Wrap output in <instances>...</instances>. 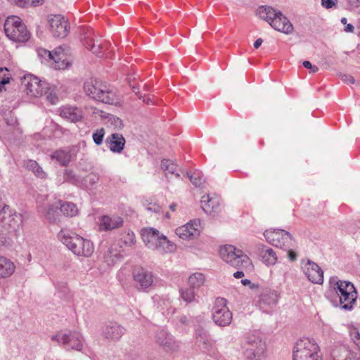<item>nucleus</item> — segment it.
<instances>
[{
	"label": "nucleus",
	"mask_w": 360,
	"mask_h": 360,
	"mask_svg": "<svg viewBox=\"0 0 360 360\" xmlns=\"http://www.w3.org/2000/svg\"><path fill=\"white\" fill-rule=\"evenodd\" d=\"M325 295L333 305L345 310H352L356 304L357 291L354 285L349 281L339 280L338 277L330 279Z\"/></svg>",
	"instance_id": "nucleus-1"
},
{
	"label": "nucleus",
	"mask_w": 360,
	"mask_h": 360,
	"mask_svg": "<svg viewBox=\"0 0 360 360\" xmlns=\"http://www.w3.org/2000/svg\"><path fill=\"white\" fill-rule=\"evenodd\" d=\"M83 89L85 94L94 101L115 105L120 103L116 92L102 81L88 79L84 83Z\"/></svg>",
	"instance_id": "nucleus-2"
},
{
	"label": "nucleus",
	"mask_w": 360,
	"mask_h": 360,
	"mask_svg": "<svg viewBox=\"0 0 360 360\" xmlns=\"http://www.w3.org/2000/svg\"><path fill=\"white\" fill-rule=\"evenodd\" d=\"M58 237L77 257H89L94 252L93 243L77 234L61 230L58 233Z\"/></svg>",
	"instance_id": "nucleus-3"
},
{
	"label": "nucleus",
	"mask_w": 360,
	"mask_h": 360,
	"mask_svg": "<svg viewBox=\"0 0 360 360\" xmlns=\"http://www.w3.org/2000/svg\"><path fill=\"white\" fill-rule=\"evenodd\" d=\"M257 15L278 32L285 34H292L293 32L292 24L279 10L269 6H261L257 10Z\"/></svg>",
	"instance_id": "nucleus-4"
},
{
	"label": "nucleus",
	"mask_w": 360,
	"mask_h": 360,
	"mask_svg": "<svg viewBox=\"0 0 360 360\" xmlns=\"http://www.w3.org/2000/svg\"><path fill=\"white\" fill-rule=\"evenodd\" d=\"M292 360H321L319 345L313 339L298 340L293 347Z\"/></svg>",
	"instance_id": "nucleus-5"
},
{
	"label": "nucleus",
	"mask_w": 360,
	"mask_h": 360,
	"mask_svg": "<svg viewBox=\"0 0 360 360\" xmlns=\"http://www.w3.org/2000/svg\"><path fill=\"white\" fill-rule=\"evenodd\" d=\"M6 37L15 42H25L30 38V32L22 20L15 15L9 16L4 22Z\"/></svg>",
	"instance_id": "nucleus-6"
},
{
	"label": "nucleus",
	"mask_w": 360,
	"mask_h": 360,
	"mask_svg": "<svg viewBox=\"0 0 360 360\" xmlns=\"http://www.w3.org/2000/svg\"><path fill=\"white\" fill-rule=\"evenodd\" d=\"M243 347L244 354L250 360L260 359L266 351L265 342L258 331H252L247 335Z\"/></svg>",
	"instance_id": "nucleus-7"
},
{
	"label": "nucleus",
	"mask_w": 360,
	"mask_h": 360,
	"mask_svg": "<svg viewBox=\"0 0 360 360\" xmlns=\"http://www.w3.org/2000/svg\"><path fill=\"white\" fill-rule=\"evenodd\" d=\"M219 255L225 262L236 269H243L251 264L250 258L242 250L231 245L221 247Z\"/></svg>",
	"instance_id": "nucleus-8"
},
{
	"label": "nucleus",
	"mask_w": 360,
	"mask_h": 360,
	"mask_svg": "<svg viewBox=\"0 0 360 360\" xmlns=\"http://www.w3.org/2000/svg\"><path fill=\"white\" fill-rule=\"evenodd\" d=\"M264 236L269 243L281 249H287L293 246L291 234L283 229L266 230Z\"/></svg>",
	"instance_id": "nucleus-9"
},
{
	"label": "nucleus",
	"mask_w": 360,
	"mask_h": 360,
	"mask_svg": "<svg viewBox=\"0 0 360 360\" xmlns=\"http://www.w3.org/2000/svg\"><path fill=\"white\" fill-rule=\"evenodd\" d=\"M213 321L219 326H229L232 321V313L226 306V300L224 298L216 299L212 308Z\"/></svg>",
	"instance_id": "nucleus-10"
},
{
	"label": "nucleus",
	"mask_w": 360,
	"mask_h": 360,
	"mask_svg": "<svg viewBox=\"0 0 360 360\" xmlns=\"http://www.w3.org/2000/svg\"><path fill=\"white\" fill-rule=\"evenodd\" d=\"M132 276L134 285L139 291L148 292L153 285L154 275L153 272L143 267L134 269Z\"/></svg>",
	"instance_id": "nucleus-11"
},
{
	"label": "nucleus",
	"mask_w": 360,
	"mask_h": 360,
	"mask_svg": "<svg viewBox=\"0 0 360 360\" xmlns=\"http://www.w3.org/2000/svg\"><path fill=\"white\" fill-rule=\"evenodd\" d=\"M22 84L25 87L28 96L37 98L42 96L44 92L49 89V83L40 80L33 75H27L22 79Z\"/></svg>",
	"instance_id": "nucleus-12"
},
{
	"label": "nucleus",
	"mask_w": 360,
	"mask_h": 360,
	"mask_svg": "<svg viewBox=\"0 0 360 360\" xmlns=\"http://www.w3.org/2000/svg\"><path fill=\"white\" fill-rule=\"evenodd\" d=\"M52 339L77 351L82 350L83 347V338L78 332L58 333L53 336Z\"/></svg>",
	"instance_id": "nucleus-13"
},
{
	"label": "nucleus",
	"mask_w": 360,
	"mask_h": 360,
	"mask_svg": "<svg viewBox=\"0 0 360 360\" xmlns=\"http://www.w3.org/2000/svg\"><path fill=\"white\" fill-rule=\"evenodd\" d=\"M49 23L53 37L65 38L68 35L69 24L63 16L60 15L51 16L49 19Z\"/></svg>",
	"instance_id": "nucleus-14"
},
{
	"label": "nucleus",
	"mask_w": 360,
	"mask_h": 360,
	"mask_svg": "<svg viewBox=\"0 0 360 360\" xmlns=\"http://www.w3.org/2000/svg\"><path fill=\"white\" fill-rule=\"evenodd\" d=\"M200 203L207 214L215 216L221 212V198L216 194L203 195Z\"/></svg>",
	"instance_id": "nucleus-15"
},
{
	"label": "nucleus",
	"mask_w": 360,
	"mask_h": 360,
	"mask_svg": "<svg viewBox=\"0 0 360 360\" xmlns=\"http://www.w3.org/2000/svg\"><path fill=\"white\" fill-rule=\"evenodd\" d=\"M64 49L62 46L56 48L53 52H51L46 49H40L39 55L44 58H49L55 63L56 69H65L68 66V63H65V54L63 53Z\"/></svg>",
	"instance_id": "nucleus-16"
},
{
	"label": "nucleus",
	"mask_w": 360,
	"mask_h": 360,
	"mask_svg": "<svg viewBox=\"0 0 360 360\" xmlns=\"http://www.w3.org/2000/svg\"><path fill=\"white\" fill-rule=\"evenodd\" d=\"M4 216L5 218H4L3 220L0 219V223L2 224V226L9 231H18L22 225V215L15 212L11 213V211L9 209L8 214Z\"/></svg>",
	"instance_id": "nucleus-17"
},
{
	"label": "nucleus",
	"mask_w": 360,
	"mask_h": 360,
	"mask_svg": "<svg viewBox=\"0 0 360 360\" xmlns=\"http://www.w3.org/2000/svg\"><path fill=\"white\" fill-rule=\"evenodd\" d=\"M304 274L313 283L321 284L323 282V271L316 263L308 260L304 266Z\"/></svg>",
	"instance_id": "nucleus-18"
},
{
	"label": "nucleus",
	"mask_w": 360,
	"mask_h": 360,
	"mask_svg": "<svg viewBox=\"0 0 360 360\" xmlns=\"http://www.w3.org/2000/svg\"><path fill=\"white\" fill-rule=\"evenodd\" d=\"M141 234L145 245L152 250L157 248V243L162 236V233L154 228L143 229Z\"/></svg>",
	"instance_id": "nucleus-19"
},
{
	"label": "nucleus",
	"mask_w": 360,
	"mask_h": 360,
	"mask_svg": "<svg viewBox=\"0 0 360 360\" xmlns=\"http://www.w3.org/2000/svg\"><path fill=\"white\" fill-rule=\"evenodd\" d=\"M106 147L113 153H121L125 146L126 140L122 134L113 133L105 141Z\"/></svg>",
	"instance_id": "nucleus-20"
},
{
	"label": "nucleus",
	"mask_w": 360,
	"mask_h": 360,
	"mask_svg": "<svg viewBox=\"0 0 360 360\" xmlns=\"http://www.w3.org/2000/svg\"><path fill=\"white\" fill-rule=\"evenodd\" d=\"M195 338L198 346L204 352L212 355L214 353V345L207 332L202 328L195 330Z\"/></svg>",
	"instance_id": "nucleus-21"
},
{
	"label": "nucleus",
	"mask_w": 360,
	"mask_h": 360,
	"mask_svg": "<svg viewBox=\"0 0 360 360\" xmlns=\"http://www.w3.org/2000/svg\"><path fill=\"white\" fill-rule=\"evenodd\" d=\"M125 332L126 329L115 322L109 323L103 329L104 338L112 341H118Z\"/></svg>",
	"instance_id": "nucleus-22"
},
{
	"label": "nucleus",
	"mask_w": 360,
	"mask_h": 360,
	"mask_svg": "<svg viewBox=\"0 0 360 360\" xmlns=\"http://www.w3.org/2000/svg\"><path fill=\"white\" fill-rule=\"evenodd\" d=\"M93 36L94 31L92 29H84L81 36V40L83 41L84 45L93 53L99 55L102 53L103 46L101 44L95 43V39Z\"/></svg>",
	"instance_id": "nucleus-23"
},
{
	"label": "nucleus",
	"mask_w": 360,
	"mask_h": 360,
	"mask_svg": "<svg viewBox=\"0 0 360 360\" xmlns=\"http://www.w3.org/2000/svg\"><path fill=\"white\" fill-rule=\"evenodd\" d=\"M175 233L183 240H192L199 236L200 231L198 224L196 222H191L178 227Z\"/></svg>",
	"instance_id": "nucleus-24"
},
{
	"label": "nucleus",
	"mask_w": 360,
	"mask_h": 360,
	"mask_svg": "<svg viewBox=\"0 0 360 360\" xmlns=\"http://www.w3.org/2000/svg\"><path fill=\"white\" fill-rule=\"evenodd\" d=\"M155 342L160 346L168 349L173 350L177 347L176 341L172 335L164 329H160L156 331L155 335Z\"/></svg>",
	"instance_id": "nucleus-25"
},
{
	"label": "nucleus",
	"mask_w": 360,
	"mask_h": 360,
	"mask_svg": "<svg viewBox=\"0 0 360 360\" xmlns=\"http://www.w3.org/2000/svg\"><path fill=\"white\" fill-rule=\"evenodd\" d=\"M58 210H60L58 201L53 204H49L46 206H38V212L44 216L45 218L51 223H55L58 221Z\"/></svg>",
	"instance_id": "nucleus-26"
},
{
	"label": "nucleus",
	"mask_w": 360,
	"mask_h": 360,
	"mask_svg": "<svg viewBox=\"0 0 360 360\" xmlns=\"http://www.w3.org/2000/svg\"><path fill=\"white\" fill-rule=\"evenodd\" d=\"M123 224V219L117 215H105L102 217L100 227L105 231H111L121 227Z\"/></svg>",
	"instance_id": "nucleus-27"
},
{
	"label": "nucleus",
	"mask_w": 360,
	"mask_h": 360,
	"mask_svg": "<svg viewBox=\"0 0 360 360\" xmlns=\"http://www.w3.org/2000/svg\"><path fill=\"white\" fill-rule=\"evenodd\" d=\"M122 258V247L116 244L111 245L104 255L105 262L108 266H113Z\"/></svg>",
	"instance_id": "nucleus-28"
},
{
	"label": "nucleus",
	"mask_w": 360,
	"mask_h": 360,
	"mask_svg": "<svg viewBox=\"0 0 360 360\" xmlns=\"http://www.w3.org/2000/svg\"><path fill=\"white\" fill-rule=\"evenodd\" d=\"M60 115L66 120L77 122L82 120V112L77 107L66 105L60 108Z\"/></svg>",
	"instance_id": "nucleus-29"
},
{
	"label": "nucleus",
	"mask_w": 360,
	"mask_h": 360,
	"mask_svg": "<svg viewBox=\"0 0 360 360\" xmlns=\"http://www.w3.org/2000/svg\"><path fill=\"white\" fill-rule=\"evenodd\" d=\"M15 265L10 259L0 256V278H6L13 275Z\"/></svg>",
	"instance_id": "nucleus-30"
},
{
	"label": "nucleus",
	"mask_w": 360,
	"mask_h": 360,
	"mask_svg": "<svg viewBox=\"0 0 360 360\" xmlns=\"http://www.w3.org/2000/svg\"><path fill=\"white\" fill-rule=\"evenodd\" d=\"M72 158L73 155L68 149H59L51 155V158L62 166H67L72 161Z\"/></svg>",
	"instance_id": "nucleus-31"
},
{
	"label": "nucleus",
	"mask_w": 360,
	"mask_h": 360,
	"mask_svg": "<svg viewBox=\"0 0 360 360\" xmlns=\"http://www.w3.org/2000/svg\"><path fill=\"white\" fill-rule=\"evenodd\" d=\"M176 245L170 241L167 236L162 234L160 238L158 243H157V248L154 249L161 255L168 254L174 252L176 250Z\"/></svg>",
	"instance_id": "nucleus-32"
},
{
	"label": "nucleus",
	"mask_w": 360,
	"mask_h": 360,
	"mask_svg": "<svg viewBox=\"0 0 360 360\" xmlns=\"http://www.w3.org/2000/svg\"><path fill=\"white\" fill-rule=\"evenodd\" d=\"M259 257L261 260L266 265L272 266L277 262L276 252L270 248L262 245L259 249Z\"/></svg>",
	"instance_id": "nucleus-33"
},
{
	"label": "nucleus",
	"mask_w": 360,
	"mask_h": 360,
	"mask_svg": "<svg viewBox=\"0 0 360 360\" xmlns=\"http://www.w3.org/2000/svg\"><path fill=\"white\" fill-rule=\"evenodd\" d=\"M58 205H60V212L65 217H72L78 213V209L73 202L58 200Z\"/></svg>",
	"instance_id": "nucleus-34"
},
{
	"label": "nucleus",
	"mask_w": 360,
	"mask_h": 360,
	"mask_svg": "<svg viewBox=\"0 0 360 360\" xmlns=\"http://www.w3.org/2000/svg\"><path fill=\"white\" fill-rule=\"evenodd\" d=\"M94 113H98L101 117L106 120L107 124H110L117 129H121L123 127L122 120L114 115L107 114L102 110H97V112H94Z\"/></svg>",
	"instance_id": "nucleus-35"
},
{
	"label": "nucleus",
	"mask_w": 360,
	"mask_h": 360,
	"mask_svg": "<svg viewBox=\"0 0 360 360\" xmlns=\"http://www.w3.org/2000/svg\"><path fill=\"white\" fill-rule=\"evenodd\" d=\"M24 167H25L27 169L32 172L37 177L40 179L46 178V174L44 172L42 168L39 165V164L35 160H25Z\"/></svg>",
	"instance_id": "nucleus-36"
},
{
	"label": "nucleus",
	"mask_w": 360,
	"mask_h": 360,
	"mask_svg": "<svg viewBox=\"0 0 360 360\" xmlns=\"http://www.w3.org/2000/svg\"><path fill=\"white\" fill-rule=\"evenodd\" d=\"M161 169L165 173V177L168 178V174H174L179 178L180 175L176 173L177 165L171 160L164 159L161 162Z\"/></svg>",
	"instance_id": "nucleus-37"
},
{
	"label": "nucleus",
	"mask_w": 360,
	"mask_h": 360,
	"mask_svg": "<svg viewBox=\"0 0 360 360\" xmlns=\"http://www.w3.org/2000/svg\"><path fill=\"white\" fill-rule=\"evenodd\" d=\"M205 276L200 272H196L191 274L188 280V285L193 289H198L202 286L205 283Z\"/></svg>",
	"instance_id": "nucleus-38"
},
{
	"label": "nucleus",
	"mask_w": 360,
	"mask_h": 360,
	"mask_svg": "<svg viewBox=\"0 0 360 360\" xmlns=\"http://www.w3.org/2000/svg\"><path fill=\"white\" fill-rule=\"evenodd\" d=\"M278 294L275 290H266L261 295V301L267 305L276 304L278 300Z\"/></svg>",
	"instance_id": "nucleus-39"
},
{
	"label": "nucleus",
	"mask_w": 360,
	"mask_h": 360,
	"mask_svg": "<svg viewBox=\"0 0 360 360\" xmlns=\"http://www.w3.org/2000/svg\"><path fill=\"white\" fill-rule=\"evenodd\" d=\"M187 177L191 181V183L196 187H200L205 181V179L200 170H195L193 173L187 172Z\"/></svg>",
	"instance_id": "nucleus-40"
},
{
	"label": "nucleus",
	"mask_w": 360,
	"mask_h": 360,
	"mask_svg": "<svg viewBox=\"0 0 360 360\" xmlns=\"http://www.w3.org/2000/svg\"><path fill=\"white\" fill-rule=\"evenodd\" d=\"M64 180L77 186H82L83 184L82 179L70 169L64 170Z\"/></svg>",
	"instance_id": "nucleus-41"
},
{
	"label": "nucleus",
	"mask_w": 360,
	"mask_h": 360,
	"mask_svg": "<svg viewBox=\"0 0 360 360\" xmlns=\"http://www.w3.org/2000/svg\"><path fill=\"white\" fill-rule=\"evenodd\" d=\"M181 297L186 303H191L195 301V290L192 288H182L180 290Z\"/></svg>",
	"instance_id": "nucleus-42"
},
{
	"label": "nucleus",
	"mask_w": 360,
	"mask_h": 360,
	"mask_svg": "<svg viewBox=\"0 0 360 360\" xmlns=\"http://www.w3.org/2000/svg\"><path fill=\"white\" fill-rule=\"evenodd\" d=\"M43 96H44L46 101L51 105H56L58 102V97L56 90L55 89H51L49 84V89L44 92Z\"/></svg>",
	"instance_id": "nucleus-43"
},
{
	"label": "nucleus",
	"mask_w": 360,
	"mask_h": 360,
	"mask_svg": "<svg viewBox=\"0 0 360 360\" xmlns=\"http://www.w3.org/2000/svg\"><path fill=\"white\" fill-rule=\"evenodd\" d=\"M121 240L126 245H131L135 243V235L133 231L127 230L122 233Z\"/></svg>",
	"instance_id": "nucleus-44"
},
{
	"label": "nucleus",
	"mask_w": 360,
	"mask_h": 360,
	"mask_svg": "<svg viewBox=\"0 0 360 360\" xmlns=\"http://www.w3.org/2000/svg\"><path fill=\"white\" fill-rule=\"evenodd\" d=\"M98 176L96 174H89L86 175L84 179H82L83 184L82 186L88 188L89 186H94L98 181Z\"/></svg>",
	"instance_id": "nucleus-45"
},
{
	"label": "nucleus",
	"mask_w": 360,
	"mask_h": 360,
	"mask_svg": "<svg viewBox=\"0 0 360 360\" xmlns=\"http://www.w3.org/2000/svg\"><path fill=\"white\" fill-rule=\"evenodd\" d=\"M348 329L351 339L358 346L360 340V332L359 328L351 324L348 326Z\"/></svg>",
	"instance_id": "nucleus-46"
},
{
	"label": "nucleus",
	"mask_w": 360,
	"mask_h": 360,
	"mask_svg": "<svg viewBox=\"0 0 360 360\" xmlns=\"http://www.w3.org/2000/svg\"><path fill=\"white\" fill-rule=\"evenodd\" d=\"M104 135L103 128L98 129L93 133L92 138L96 145L100 146L103 143Z\"/></svg>",
	"instance_id": "nucleus-47"
},
{
	"label": "nucleus",
	"mask_w": 360,
	"mask_h": 360,
	"mask_svg": "<svg viewBox=\"0 0 360 360\" xmlns=\"http://www.w3.org/2000/svg\"><path fill=\"white\" fill-rule=\"evenodd\" d=\"M146 209L151 212L160 213L161 212L162 207L157 203L150 202L146 205Z\"/></svg>",
	"instance_id": "nucleus-48"
},
{
	"label": "nucleus",
	"mask_w": 360,
	"mask_h": 360,
	"mask_svg": "<svg viewBox=\"0 0 360 360\" xmlns=\"http://www.w3.org/2000/svg\"><path fill=\"white\" fill-rule=\"evenodd\" d=\"M338 0H321V5L327 9L335 7Z\"/></svg>",
	"instance_id": "nucleus-49"
},
{
	"label": "nucleus",
	"mask_w": 360,
	"mask_h": 360,
	"mask_svg": "<svg viewBox=\"0 0 360 360\" xmlns=\"http://www.w3.org/2000/svg\"><path fill=\"white\" fill-rule=\"evenodd\" d=\"M56 287L58 291L64 295L68 292V288L65 282H59L56 284Z\"/></svg>",
	"instance_id": "nucleus-50"
},
{
	"label": "nucleus",
	"mask_w": 360,
	"mask_h": 360,
	"mask_svg": "<svg viewBox=\"0 0 360 360\" xmlns=\"http://www.w3.org/2000/svg\"><path fill=\"white\" fill-rule=\"evenodd\" d=\"M303 65L304 68L310 70L311 72L315 73L318 72L319 68L316 65H313L309 61L305 60L303 62Z\"/></svg>",
	"instance_id": "nucleus-51"
},
{
	"label": "nucleus",
	"mask_w": 360,
	"mask_h": 360,
	"mask_svg": "<svg viewBox=\"0 0 360 360\" xmlns=\"http://www.w3.org/2000/svg\"><path fill=\"white\" fill-rule=\"evenodd\" d=\"M341 79L343 82H345L346 83H349V84L354 83V78L352 75H346V74L342 75Z\"/></svg>",
	"instance_id": "nucleus-52"
},
{
	"label": "nucleus",
	"mask_w": 360,
	"mask_h": 360,
	"mask_svg": "<svg viewBox=\"0 0 360 360\" xmlns=\"http://www.w3.org/2000/svg\"><path fill=\"white\" fill-rule=\"evenodd\" d=\"M10 82V77L8 75H4V77L0 80V90H2L4 86L8 84Z\"/></svg>",
	"instance_id": "nucleus-53"
},
{
	"label": "nucleus",
	"mask_w": 360,
	"mask_h": 360,
	"mask_svg": "<svg viewBox=\"0 0 360 360\" xmlns=\"http://www.w3.org/2000/svg\"><path fill=\"white\" fill-rule=\"evenodd\" d=\"M292 248L285 249L288 251V255L291 261H295L297 259V255L292 250Z\"/></svg>",
	"instance_id": "nucleus-54"
},
{
	"label": "nucleus",
	"mask_w": 360,
	"mask_h": 360,
	"mask_svg": "<svg viewBox=\"0 0 360 360\" xmlns=\"http://www.w3.org/2000/svg\"><path fill=\"white\" fill-rule=\"evenodd\" d=\"M16 4L21 7L30 4V0H16Z\"/></svg>",
	"instance_id": "nucleus-55"
},
{
	"label": "nucleus",
	"mask_w": 360,
	"mask_h": 360,
	"mask_svg": "<svg viewBox=\"0 0 360 360\" xmlns=\"http://www.w3.org/2000/svg\"><path fill=\"white\" fill-rule=\"evenodd\" d=\"M354 29V26L352 24H347L344 28V30L346 32H353Z\"/></svg>",
	"instance_id": "nucleus-56"
},
{
	"label": "nucleus",
	"mask_w": 360,
	"mask_h": 360,
	"mask_svg": "<svg viewBox=\"0 0 360 360\" xmlns=\"http://www.w3.org/2000/svg\"><path fill=\"white\" fill-rule=\"evenodd\" d=\"M244 276V273L243 271H237L233 274V277L236 278H240Z\"/></svg>",
	"instance_id": "nucleus-57"
},
{
	"label": "nucleus",
	"mask_w": 360,
	"mask_h": 360,
	"mask_svg": "<svg viewBox=\"0 0 360 360\" xmlns=\"http://www.w3.org/2000/svg\"><path fill=\"white\" fill-rule=\"evenodd\" d=\"M263 40L261 38L257 39L254 43V47L258 49L262 44Z\"/></svg>",
	"instance_id": "nucleus-58"
},
{
	"label": "nucleus",
	"mask_w": 360,
	"mask_h": 360,
	"mask_svg": "<svg viewBox=\"0 0 360 360\" xmlns=\"http://www.w3.org/2000/svg\"><path fill=\"white\" fill-rule=\"evenodd\" d=\"M241 283L243 285H251L250 288H254V285L252 284L250 280H248V279H243L241 281Z\"/></svg>",
	"instance_id": "nucleus-59"
},
{
	"label": "nucleus",
	"mask_w": 360,
	"mask_h": 360,
	"mask_svg": "<svg viewBox=\"0 0 360 360\" xmlns=\"http://www.w3.org/2000/svg\"><path fill=\"white\" fill-rule=\"evenodd\" d=\"M44 0H30V5L37 6L41 4Z\"/></svg>",
	"instance_id": "nucleus-60"
},
{
	"label": "nucleus",
	"mask_w": 360,
	"mask_h": 360,
	"mask_svg": "<svg viewBox=\"0 0 360 360\" xmlns=\"http://www.w3.org/2000/svg\"><path fill=\"white\" fill-rule=\"evenodd\" d=\"M180 321L181 323L183 324H186L187 323V321H188V319H187V317L185 316H183L180 318Z\"/></svg>",
	"instance_id": "nucleus-61"
},
{
	"label": "nucleus",
	"mask_w": 360,
	"mask_h": 360,
	"mask_svg": "<svg viewBox=\"0 0 360 360\" xmlns=\"http://www.w3.org/2000/svg\"><path fill=\"white\" fill-rule=\"evenodd\" d=\"M176 204L173 202L170 205H169V209L172 210V211H175L176 210Z\"/></svg>",
	"instance_id": "nucleus-62"
},
{
	"label": "nucleus",
	"mask_w": 360,
	"mask_h": 360,
	"mask_svg": "<svg viewBox=\"0 0 360 360\" xmlns=\"http://www.w3.org/2000/svg\"><path fill=\"white\" fill-rule=\"evenodd\" d=\"M347 18H342L341 20H340V22L344 24V25H347Z\"/></svg>",
	"instance_id": "nucleus-63"
},
{
	"label": "nucleus",
	"mask_w": 360,
	"mask_h": 360,
	"mask_svg": "<svg viewBox=\"0 0 360 360\" xmlns=\"http://www.w3.org/2000/svg\"><path fill=\"white\" fill-rule=\"evenodd\" d=\"M4 70H6V71L8 72V70L7 68H0V73L1 72H3Z\"/></svg>",
	"instance_id": "nucleus-64"
}]
</instances>
